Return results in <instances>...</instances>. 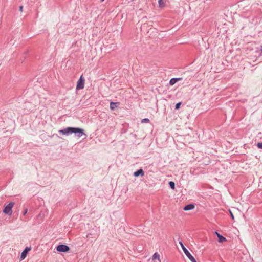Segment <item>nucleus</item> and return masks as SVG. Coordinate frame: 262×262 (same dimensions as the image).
I'll list each match as a JSON object with an SVG mask.
<instances>
[{
  "mask_svg": "<svg viewBox=\"0 0 262 262\" xmlns=\"http://www.w3.org/2000/svg\"><path fill=\"white\" fill-rule=\"evenodd\" d=\"M179 244H180L183 252H184V253L185 254L186 256L189 258V259L191 262H196V260H195L194 257L190 254V253L189 252V251L185 248V247L184 246V245H183V244L181 241H179Z\"/></svg>",
  "mask_w": 262,
  "mask_h": 262,
  "instance_id": "f257e3e1",
  "label": "nucleus"
},
{
  "mask_svg": "<svg viewBox=\"0 0 262 262\" xmlns=\"http://www.w3.org/2000/svg\"><path fill=\"white\" fill-rule=\"evenodd\" d=\"M14 205L13 202H10L8 204H7L3 209V212L8 215H11L12 213V209Z\"/></svg>",
  "mask_w": 262,
  "mask_h": 262,
  "instance_id": "f03ea898",
  "label": "nucleus"
},
{
  "mask_svg": "<svg viewBox=\"0 0 262 262\" xmlns=\"http://www.w3.org/2000/svg\"><path fill=\"white\" fill-rule=\"evenodd\" d=\"M73 133L78 138H80L82 135L86 136L84 129L79 127H73Z\"/></svg>",
  "mask_w": 262,
  "mask_h": 262,
  "instance_id": "7ed1b4c3",
  "label": "nucleus"
},
{
  "mask_svg": "<svg viewBox=\"0 0 262 262\" xmlns=\"http://www.w3.org/2000/svg\"><path fill=\"white\" fill-rule=\"evenodd\" d=\"M56 249L57 251L60 252H67L70 250V247L66 245L63 244H60L58 245Z\"/></svg>",
  "mask_w": 262,
  "mask_h": 262,
  "instance_id": "20e7f679",
  "label": "nucleus"
},
{
  "mask_svg": "<svg viewBox=\"0 0 262 262\" xmlns=\"http://www.w3.org/2000/svg\"><path fill=\"white\" fill-rule=\"evenodd\" d=\"M73 127H68L64 129L59 130V133L62 135L69 136L73 134Z\"/></svg>",
  "mask_w": 262,
  "mask_h": 262,
  "instance_id": "39448f33",
  "label": "nucleus"
},
{
  "mask_svg": "<svg viewBox=\"0 0 262 262\" xmlns=\"http://www.w3.org/2000/svg\"><path fill=\"white\" fill-rule=\"evenodd\" d=\"M84 82H85V79L83 77V76L81 75L77 81V85H76V89L80 90V89H83L84 86Z\"/></svg>",
  "mask_w": 262,
  "mask_h": 262,
  "instance_id": "423d86ee",
  "label": "nucleus"
},
{
  "mask_svg": "<svg viewBox=\"0 0 262 262\" xmlns=\"http://www.w3.org/2000/svg\"><path fill=\"white\" fill-rule=\"evenodd\" d=\"M31 248L30 247H26L24 251L22 252L20 255L21 260L24 259L27 256V253L30 250Z\"/></svg>",
  "mask_w": 262,
  "mask_h": 262,
  "instance_id": "0eeeda50",
  "label": "nucleus"
},
{
  "mask_svg": "<svg viewBox=\"0 0 262 262\" xmlns=\"http://www.w3.org/2000/svg\"><path fill=\"white\" fill-rule=\"evenodd\" d=\"M144 175V172L142 168L138 169L134 173V176H135V177H137L139 176H143Z\"/></svg>",
  "mask_w": 262,
  "mask_h": 262,
  "instance_id": "6e6552de",
  "label": "nucleus"
},
{
  "mask_svg": "<svg viewBox=\"0 0 262 262\" xmlns=\"http://www.w3.org/2000/svg\"><path fill=\"white\" fill-rule=\"evenodd\" d=\"M215 233L218 237L217 240L219 243H223L224 242L226 241V238L225 237H224L220 234L218 233L216 231H215Z\"/></svg>",
  "mask_w": 262,
  "mask_h": 262,
  "instance_id": "1a4fd4ad",
  "label": "nucleus"
},
{
  "mask_svg": "<svg viewBox=\"0 0 262 262\" xmlns=\"http://www.w3.org/2000/svg\"><path fill=\"white\" fill-rule=\"evenodd\" d=\"M194 205L193 204H188L187 205H186L184 207V210L185 211H188V210H192L194 208Z\"/></svg>",
  "mask_w": 262,
  "mask_h": 262,
  "instance_id": "9d476101",
  "label": "nucleus"
},
{
  "mask_svg": "<svg viewBox=\"0 0 262 262\" xmlns=\"http://www.w3.org/2000/svg\"><path fill=\"white\" fill-rule=\"evenodd\" d=\"M181 78H172L170 80L169 84L170 85H173L174 84L177 82H178L179 80H181Z\"/></svg>",
  "mask_w": 262,
  "mask_h": 262,
  "instance_id": "9b49d317",
  "label": "nucleus"
},
{
  "mask_svg": "<svg viewBox=\"0 0 262 262\" xmlns=\"http://www.w3.org/2000/svg\"><path fill=\"white\" fill-rule=\"evenodd\" d=\"M118 102H111L110 103V108L111 110H115V108H116V107H118Z\"/></svg>",
  "mask_w": 262,
  "mask_h": 262,
  "instance_id": "f8f14e48",
  "label": "nucleus"
},
{
  "mask_svg": "<svg viewBox=\"0 0 262 262\" xmlns=\"http://www.w3.org/2000/svg\"><path fill=\"white\" fill-rule=\"evenodd\" d=\"M152 259H158L159 261H160L161 260L160 258V255L157 252L155 253L152 256Z\"/></svg>",
  "mask_w": 262,
  "mask_h": 262,
  "instance_id": "ddd939ff",
  "label": "nucleus"
},
{
  "mask_svg": "<svg viewBox=\"0 0 262 262\" xmlns=\"http://www.w3.org/2000/svg\"><path fill=\"white\" fill-rule=\"evenodd\" d=\"M158 3L160 7L162 8L165 6V3L163 0H159Z\"/></svg>",
  "mask_w": 262,
  "mask_h": 262,
  "instance_id": "4468645a",
  "label": "nucleus"
},
{
  "mask_svg": "<svg viewBox=\"0 0 262 262\" xmlns=\"http://www.w3.org/2000/svg\"><path fill=\"white\" fill-rule=\"evenodd\" d=\"M169 187L172 189H175V183L172 182V181H170L169 182Z\"/></svg>",
  "mask_w": 262,
  "mask_h": 262,
  "instance_id": "2eb2a0df",
  "label": "nucleus"
},
{
  "mask_svg": "<svg viewBox=\"0 0 262 262\" xmlns=\"http://www.w3.org/2000/svg\"><path fill=\"white\" fill-rule=\"evenodd\" d=\"M181 105V102H178L177 103L176 105H175V109L176 110H178L180 108V107Z\"/></svg>",
  "mask_w": 262,
  "mask_h": 262,
  "instance_id": "dca6fc26",
  "label": "nucleus"
},
{
  "mask_svg": "<svg viewBox=\"0 0 262 262\" xmlns=\"http://www.w3.org/2000/svg\"><path fill=\"white\" fill-rule=\"evenodd\" d=\"M149 122V119L148 118H144L142 119L141 122L142 123H148Z\"/></svg>",
  "mask_w": 262,
  "mask_h": 262,
  "instance_id": "f3484780",
  "label": "nucleus"
},
{
  "mask_svg": "<svg viewBox=\"0 0 262 262\" xmlns=\"http://www.w3.org/2000/svg\"><path fill=\"white\" fill-rule=\"evenodd\" d=\"M257 147L258 148L262 149V142L258 143Z\"/></svg>",
  "mask_w": 262,
  "mask_h": 262,
  "instance_id": "a211bd4d",
  "label": "nucleus"
},
{
  "mask_svg": "<svg viewBox=\"0 0 262 262\" xmlns=\"http://www.w3.org/2000/svg\"><path fill=\"white\" fill-rule=\"evenodd\" d=\"M229 212H230V215L231 217L232 218V220H234V217L233 214L230 210H229Z\"/></svg>",
  "mask_w": 262,
  "mask_h": 262,
  "instance_id": "6ab92c4d",
  "label": "nucleus"
},
{
  "mask_svg": "<svg viewBox=\"0 0 262 262\" xmlns=\"http://www.w3.org/2000/svg\"><path fill=\"white\" fill-rule=\"evenodd\" d=\"M19 10L20 11L22 12L23 10V6H19Z\"/></svg>",
  "mask_w": 262,
  "mask_h": 262,
  "instance_id": "aec40b11",
  "label": "nucleus"
},
{
  "mask_svg": "<svg viewBox=\"0 0 262 262\" xmlns=\"http://www.w3.org/2000/svg\"><path fill=\"white\" fill-rule=\"evenodd\" d=\"M27 211H28L27 209H26L24 210V213H23V214H24V215H25V214L27 213Z\"/></svg>",
  "mask_w": 262,
  "mask_h": 262,
  "instance_id": "412c9836",
  "label": "nucleus"
},
{
  "mask_svg": "<svg viewBox=\"0 0 262 262\" xmlns=\"http://www.w3.org/2000/svg\"><path fill=\"white\" fill-rule=\"evenodd\" d=\"M90 235H91V233H89V234H87V235H86V237H89L90 236Z\"/></svg>",
  "mask_w": 262,
  "mask_h": 262,
  "instance_id": "4be33fe9",
  "label": "nucleus"
},
{
  "mask_svg": "<svg viewBox=\"0 0 262 262\" xmlns=\"http://www.w3.org/2000/svg\"><path fill=\"white\" fill-rule=\"evenodd\" d=\"M260 51H261V52L262 53V46H260Z\"/></svg>",
  "mask_w": 262,
  "mask_h": 262,
  "instance_id": "5701e85b",
  "label": "nucleus"
},
{
  "mask_svg": "<svg viewBox=\"0 0 262 262\" xmlns=\"http://www.w3.org/2000/svg\"><path fill=\"white\" fill-rule=\"evenodd\" d=\"M103 1H104V0H101V2H103Z\"/></svg>",
  "mask_w": 262,
  "mask_h": 262,
  "instance_id": "b1692460",
  "label": "nucleus"
}]
</instances>
